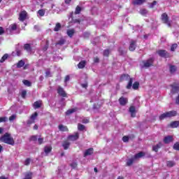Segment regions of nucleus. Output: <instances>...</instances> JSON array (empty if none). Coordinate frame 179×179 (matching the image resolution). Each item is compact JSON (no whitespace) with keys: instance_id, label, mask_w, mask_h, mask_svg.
<instances>
[{"instance_id":"obj_1","label":"nucleus","mask_w":179,"mask_h":179,"mask_svg":"<svg viewBox=\"0 0 179 179\" xmlns=\"http://www.w3.org/2000/svg\"><path fill=\"white\" fill-rule=\"evenodd\" d=\"M0 141L3 143H6L7 145H10L13 146L15 145V140L9 133H6L1 137H0Z\"/></svg>"},{"instance_id":"obj_2","label":"nucleus","mask_w":179,"mask_h":179,"mask_svg":"<svg viewBox=\"0 0 179 179\" xmlns=\"http://www.w3.org/2000/svg\"><path fill=\"white\" fill-rule=\"evenodd\" d=\"M120 80L124 81V80H129V83L126 87L127 89L129 90L131 87H132V83H134V78H131L129 75L128 74H123L120 77Z\"/></svg>"},{"instance_id":"obj_3","label":"nucleus","mask_w":179,"mask_h":179,"mask_svg":"<svg viewBox=\"0 0 179 179\" xmlns=\"http://www.w3.org/2000/svg\"><path fill=\"white\" fill-rule=\"evenodd\" d=\"M155 63V58L151 57L147 60L143 61V68H150V66H153V64Z\"/></svg>"},{"instance_id":"obj_4","label":"nucleus","mask_w":179,"mask_h":179,"mask_svg":"<svg viewBox=\"0 0 179 179\" xmlns=\"http://www.w3.org/2000/svg\"><path fill=\"white\" fill-rule=\"evenodd\" d=\"M37 117H38V113L37 112H35L34 114H32L29 120L27 121V127H30L31 124H34V122H36V119L37 118Z\"/></svg>"},{"instance_id":"obj_5","label":"nucleus","mask_w":179,"mask_h":179,"mask_svg":"<svg viewBox=\"0 0 179 179\" xmlns=\"http://www.w3.org/2000/svg\"><path fill=\"white\" fill-rule=\"evenodd\" d=\"M161 19L163 23H164L165 24H167L169 27H171V24L170 23V21H169V15H167V13H164L162 15Z\"/></svg>"},{"instance_id":"obj_6","label":"nucleus","mask_w":179,"mask_h":179,"mask_svg":"<svg viewBox=\"0 0 179 179\" xmlns=\"http://www.w3.org/2000/svg\"><path fill=\"white\" fill-rule=\"evenodd\" d=\"M157 54L162 57V58H170V53L167 52L164 50H159L157 51Z\"/></svg>"},{"instance_id":"obj_7","label":"nucleus","mask_w":179,"mask_h":179,"mask_svg":"<svg viewBox=\"0 0 179 179\" xmlns=\"http://www.w3.org/2000/svg\"><path fill=\"white\" fill-rule=\"evenodd\" d=\"M171 87H172L171 90V93L172 94H177V93H178L179 92V85L174 83V84H172Z\"/></svg>"},{"instance_id":"obj_8","label":"nucleus","mask_w":179,"mask_h":179,"mask_svg":"<svg viewBox=\"0 0 179 179\" xmlns=\"http://www.w3.org/2000/svg\"><path fill=\"white\" fill-rule=\"evenodd\" d=\"M136 40H131L129 42V51H134V50H136Z\"/></svg>"},{"instance_id":"obj_9","label":"nucleus","mask_w":179,"mask_h":179,"mask_svg":"<svg viewBox=\"0 0 179 179\" xmlns=\"http://www.w3.org/2000/svg\"><path fill=\"white\" fill-rule=\"evenodd\" d=\"M26 17H27V12H26V10L22 11L20 13L19 20H20V22H24V20H26Z\"/></svg>"},{"instance_id":"obj_10","label":"nucleus","mask_w":179,"mask_h":179,"mask_svg":"<svg viewBox=\"0 0 179 179\" xmlns=\"http://www.w3.org/2000/svg\"><path fill=\"white\" fill-rule=\"evenodd\" d=\"M129 111L133 118H135V117H136V108H135V106H130Z\"/></svg>"},{"instance_id":"obj_11","label":"nucleus","mask_w":179,"mask_h":179,"mask_svg":"<svg viewBox=\"0 0 179 179\" xmlns=\"http://www.w3.org/2000/svg\"><path fill=\"white\" fill-rule=\"evenodd\" d=\"M79 139V133H76L74 135H70L68 136V140L69 141H78Z\"/></svg>"},{"instance_id":"obj_12","label":"nucleus","mask_w":179,"mask_h":179,"mask_svg":"<svg viewBox=\"0 0 179 179\" xmlns=\"http://www.w3.org/2000/svg\"><path fill=\"white\" fill-rule=\"evenodd\" d=\"M119 103L120 106H127V104L128 103V99L122 96L119 99Z\"/></svg>"},{"instance_id":"obj_13","label":"nucleus","mask_w":179,"mask_h":179,"mask_svg":"<svg viewBox=\"0 0 179 179\" xmlns=\"http://www.w3.org/2000/svg\"><path fill=\"white\" fill-rule=\"evenodd\" d=\"M57 93L59 94V96H62V97H66V92H65V90H64V88L59 87L57 89Z\"/></svg>"},{"instance_id":"obj_14","label":"nucleus","mask_w":179,"mask_h":179,"mask_svg":"<svg viewBox=\"0 0 179 179\" xmlns=\"http://www.w3.org/2000/svg\"><path fill=\"white\" fill-rule=\"evenodd\" d=\"M51 150H52V147L51 146H45L44 148V152L45 153H43V156H48L49 153H51Z\"/></svg>"},{"instance_id":"obj_15","label":"nucleus","mask_w":179,"mask_h":179,"mask_svg":"<svg viewBox=\"0 0 179 179\" xmlns=\"http://www.w3.org/2000/svg\"><path fill=\"white\" fill-rule=\"evenodd\" d=\"M145 2H146V0H132L131 1L132 4L134 6L143 5Z\"/></svg>"},{"instance_id":"obj_16","label":"nucleus","mask_w":179,"mask_h":179,"mask_svg":"<svg viewBox=\"0 0 179 179\" xmlns=\"http://www.w3.org/2000/svg\"><path fill=\"white\" fill-rule=\"evenodd\" d=\"M165 113L166 114L167 118H171V117H176V115H177V112L176 110L166 112Z\"/></svg>"},{"instance_id":"obj_17","label":"nucleus","mask_w":179,"mask_h":179,"mask_svg":"<svg viewBox=\"0 0 179 179\" xmlns=\"http://www.w3.org/2000/svg\"><path fill=\"white\" fill-rule=\"evenodd\" d=\"M91 155H93V148H89L86 150L84 152V157H87V156H91Z\"/></svg>"},{"instance_id":"obj_18","label":"nucleus","mask_w":179,"mask_h":179,"mask_svg":"<svg viewBox=\"0 0 179 179\" xmlns=\"http://www.w3.org/2000/svg\"><path fill=\"white\" fill-rule=\"evenodd\" d=\"M164 143H170L171 142H173V136H167L164 138Z\"/></svg>"},{"instance_id":"obj_19","label":"nucleus","mask_w":179,"mask_h":179,"mask_svg":"<svg viewBox=\"0 0 179 179\" xmlns=\"http://www.w3.org/2000/svg\"><path fill=\"white\" fill-rule=\"evenodd\" d=\"M62 146H63L64 150H67V149L69 148V146H71V143H69V141H65L63 142Z\"/></svg>"},{"instance_id":"obj_20","label":"nucleus","mask_w":179,"mask_h":179,"mask_svg":"<svg viewBox=\"0 0 179 179\" xmlns=\"http://www.w3.org/2000/svg\"><path fill=\"white\" fill-rule=\"evenodd\" d=\"M143 156H145V152H140L134 155V158L135 159V160H136L137 159H141V157H143Z\"/></svg>"},{"instance_id":"obj_21","label":"nucleus","mask_w":179,"mask_h":179,"mask_svg":"<svg viewBox=\"0 0 179 179\" xmlns=\"http://www.w3.org/2000/svg\"><path fill=\"white\" fill-rule=\"evenodd\" d=\"M42 101H36L34 103V108L37 109L41 107Z\"/></svg>"},{"instance_id":"obj_22","label":"nucleus","mask_w":179,"mask_h":179,"mask_svg":"<svg viewBox=\"0 0 179 179\" xmlns=\"http://www.w3.org/2000/svg\"><path fill=\"white\" fill-rule=\"evenodd\" d=\"M59 129L62 132H68V127L66 126H64V124H59Z\"/></svg>"},{"instance_id":"obj_23","label":"nucleus","mask_w":179,"mask_h":179,"mask_svg":"<svg viewBox=\"0 0 179 179\" xmlns=\"http://www.w3.org/2000/svg\"><path fill=\"white\" fill-rule=\"evenodd\" d=\"M24 50L27 51V52H31V45L29 43L24 45Z\"/></svg>"},{"instance_id":"obj_24","label":"nucleus","mask_w":179,"mask_h":179,"mask_svg":"<svg viewBox=\"0 0 179 179\" xmlns=\"http://www.w3.org/2000/svg\"><path fill=\"white\" fill-rule=\"evenodd\" d=\"M86 66V62L85 61H82L80 62L78 64V66L79 69H83V68Z\"/></svg>"},{"instance_id":"obj_25","label":"nucleus","mask_w":179,"mask_h":179,"mask_svg":"<svg viewBox=\"0 0 179 179\" xmlns=\"http://www.w3.org/2000/svg\"><path fill=\"white\" fill-rule=\"evenodd\" d=\"M135 158L133 157L131 159H129L127 162V166H132L134 162H135Z\"/></svg>"},{"instance_id":"obj_26","label":"nucleus","mask_w":179,"mask_h":179,"mask_svg":"<svg viewBox=\"0 0 179 179\" xmlns=\"http://www.w3.org/2000/svg\"><path fill=\"white\" fill-rule=\"evenodd\" d=\"M169 71H170L171 73H174V72H176L177 71V66H176L174 65H171L169 67Z\"/></svg>"},{"instance_id":"obj_27","label":"nucleus","mask_w":179,"mask_h":179,"mask_svg":"<svg viewBox=\"0 0 179 179\" xmlns=\"http://www.w3.org/2000/svg\"><path fill=\"white\" fill-rule=\"evenodd\" d=\"M179 126V121H174L171 123V128H177Z\"/></svg>"},{"instance_id":"obj_28","label":"nucleus","mask_w":179,"mask_h":179,"mask_svg":"<svg viewBox=\"0 0 179 179\" xmlns=\"http://www.w3.org/2000/svg\"><path fill=\"white\" fill-rule=\"evenodd\" d=\"M73 34H75V29H69L67 31V35L69 37H73Z\"/></svg>"},{"instance_id":"obj_29","label":"nucleus","mask_w":179,"mask_h":179,"mask_svg":"<svg viewBox=\"0 0 179 179\" xmlns=\"http://www.w3.org/2000/svg\"><path fill=\"white\" fill-rule=\"evenodd\" d=\"M61 30V24L57 22L54 28V31H59Z\"/></svg>"},{"instance_id":"obj_30","label":"nucleus","mask_w":179,"mask_h":179,"mask_svg":"<svg viewBox=\"0 0 179 179\" xmlns=\"http://www.w3.org/2000/svg\"><path fill=\"white\" fill-rule=\"evenodd\" d=\"M78 131H85V129H86V127H85V125L79 123L78 124Z\"/></svg>"},{"instance_id":"obj_31","label":"nucleus","mask_w":179,"mask_h":179,"mask_svg":"<svg viewBox=\"0 0 179 179\" xmlns=\"http://www.w3.org/2000/svg\"><path fill=\"white\" fill-rule=\"evenodd\" d=\"M132 88L134 90H138L139 89V83L138 82H135L133 85H131Z\"/></svg>"},{"instance_id":"obj_32","label":"nucleus","mask_w":179,"mask_h":179,"mask_svg":"<svg viewBox=\"0 0 179 179\" xmlns=\"http://www.w3.org/2000/svg\"><path fill=\"white\" fill-rule=\"evenodd\" d=\"M8 57H9V55L8 54H5L1 59H0V62L2 64L3 62H5V61H6V59H8Z\"/></svg>"},{"instance_id":"obj_33","label":"nucleus","mask_w":179,"mask_h":179,"mask_svg":"<svg viewBox=\"0 0 179 179\" xmlns=\"http://www.w3.org/2000/svg\"><path fill=\"white\" fill-rule=\"evenodd\" d=\"M76 111V109L73 108V109H69L66 112V115H71V114H73Z\"/></svg>"},{"instance_id":"obj_34","label":"nucleus","mask_w":179,"mask_h":179,"mask_svg":"<svg viewBox=\"0 0 179 179\" xmlns=\"http://www.w3.org/2000/svg\"><path fill=\"white\" fill-rule=\"evenodd\" d=\"M24 66V62L23 60H20L17 64V68H22Z\"/></svg>"},{"instance_id":"obj_35","label":"nucleus","mask_w":179,"mask_h":179,"mask_svg":"<svg viewBox=\"0 0 179 179\" xmlns=\"http://www.w3.org/2000/svg\"><path fill=\"white\" fill-rule=\"evenodd\" d=\"M22 83H24L25 86H28V87H30V86H31V83L27 80H24L22 81Z\"/></svg>"},{"instance_id":"obj_36","label":"nucleus","mask_w":179,"mask_h":179,"mask_svg":"<svg viewBox=\"0 0 179 179\" xmlns=\"http://www.w3.org/2000/svg\"><path fill=\"white\" fill-rule=\"evenodd\" d=\"M17 29V26L16 25V24H11L9 27V29L13 31L16 30Z\"/></svg>"},{"instance_id":"obj_37","label":"nucleus","mask_w":179,"mask_h":179,"mask_svg":"<svg viewBox=\"0 0 179 179\" xmlns=\"http://www.w3.org/2000/svg\"><path fill=\"white\" fill-rule=\"evenodd\" d=\"M33 173L31 172H28L25 174V179H31Z\"/></svg>"},{"instance_id":"obj_38","label":"nucleus","mask_w":179,"mask_h":179,"mask_svg":"<svg viewBox=\"0 0 179 179\" xmlns=\"http://www.w3.org/2000/svg\"><path fill=\"white\" fill-rule=\"evenodd\" d=\"M82 10V8H80V6H78L76 8V11H75V14L76 15H79V13H80V11Z\"/></svg>"},{"instance_id":"obj_39","label":"nucleus","mask_w":179,"mask_h":179,"mask_svg":"<svg viewBox=\"0 0 179 179\" xmlns=\"http://www.w3.org/2000/svg\"><path fill=\"white\" fill-rule=\"evenodd\" d=\"M65 44L64 39H60L57 43V45H64Z\"/></svg>"},{"instance_id":"obj_40","label":"nucleus","mask_w":179,"mask_h":179,"mask_svg":"<svg viewBox=\"0 0 179 179\" xmlns=\"http://www.w3.org/2000/svg\"><path fill=\"white\" fill-rule=\"evenodd\" d=\"M168 167H173V166H176V162L173 161H169L167 162Z\"/></svg>"},{"instance_id":"obj_41","label":"nucleus","mask_w":179,"mask_h":179,"mask_svg":"<svg viewBox=\"0 0 179 179\" xmlns=\"http://www.w3.org/2000/svg\"><path fill=\"white\" fill-rule=\"evenodd\" d=\"M38 14L39 15V16L43 17V16H44V15H45V11L44 10H43V9L39 10L38 11Z\"/></svg>"},{"instance_id":"obj_42","label":"nucleus","mask_w":179,"mask_h":179,"mask_svg":"<svg viewBox=\"0 0 179 179\" xmlns=\"http://www.w3.org/2000/svg\"><path fill=\"white\" fill-rule=\"evenodd\" d=\"M30 162H31V159H30V158H27L24 162V166H29V164H30Z\"/></svg>"},{"instance_id":"obj_43","label":"nucleus","mask_w":179,"mask_h":179,"mask_svg":"<svg viewBox=\"0 0 179 179\" xmlns=\"http://www.w3.org/2000/svg\"><path fill=\"white\" fill-rule=\"evenodd\" d=\"M140 13H141V15H147L148 10H146V9H141L140 10Z\"/></svg>"},{"instance_id":"obj_44","label":"nucleus","mask_w":179,"mask_h":179,"mask_svg":"<svg viewBox=\"0 0 179 179\" xmlns=\"http://www.w3.org/2000/svg\"><path fill=\"white\" fill-rule=\"evenodd\" d=\"M178 45L177 43L173 44L171 47V51H176V49L177 48Z\"/></svg>"},{"instance_id":"obj_45","label":"nucleus","mask_w":179,"mask_h":179,"mask_svg":"<svg viewBox=\"0 0 179 179\" xmlns=\"http://www.w3.org/2000/svg\"><path fill=\"white\" fill-rule=\"evenodd\" d=\"M164 118H167V115L166 114V113L162 114V115L159 116V120H164Z\"/></svg>"},{"instance_id":"obj_46","label":"nucleus","mask_w":179,"mask_h":179,"mask_svg":"<svg viewBox=\"0 0 179 179\" xmlns=\"http://www.w3.org/2000/svg\"><path fill=\"white\" fill-rule=\"evenodd\" d=\"M8 121V117H0V122H6Z\"/></svg>"},{"instance_id":"obj_47","label":"nucleus","mask_w":179,"mask_h":179,"mask_svg":"<svg viewBox=\"0 0 179 179\" xmlns=\"http://www.w3.org/2000/svg\"><path fill=\"white\" fill-rule=\"evenodd\" d=\"M173 149L175 150H179V143H176L174 145H173Z\"/></svg>"},{"instance_id":"obj_48","label":"nucleus","mask_w":179,"mask_h":179,"mask_svg":"<svg viewBox=\"0 0 179 179\" xmlns=\"http://www.w3.org/2000/svg\"><path fill=\"white\" fill-rule=\"evenodd\" d=\"M71 167H72V169H76V167H78V163L76 162H72L70 164Z\"/></svg>"},{"instance_id":"obj_49","label":"nucleus","mask_w":179,"mask_h":179,"mask_svg":"<svg viewBox=\"0 0 179 179\" xmlns=\"http://www.w3.org/2000/svg\"><path fill=\"white\" fill-rule=\"evenodd\" d=\"M27 94V92H26V90H23L21 94L22 99H26Z\"/></svg>"},{"instance_id":"obj_50","label":"nucleus","mask_w":179,"mask_h":179,"mask_svg":"<svg viewBox=\"0 0 179 179\" xmlns=\"http://www.w3.org/2000/svg\"><path fill=\"white\" fill-rule=\"evenodd\" d=\"M103 55H104V57H108V55H110V50H105L103 51Z\"/></svg>"},{"instance_id":"obj_51","label":"nucleus","mask_w":179,"mask_h":179,"mask_svg":"<svg viewBox=\"0 0 179 179\" xmlns=\"http://www.w3.org/2000/svg\"><path fill=\"white\" fill-rule=\"evenodd\" d=\"M156 5H157V1H154L152 3H151L150 8H153L155 6H156Z\"/></svg>"},{"instance_id":"obj_52","label":"nucleus","mask_w":179,"mask_h":179,"mask_svg":"<svg viewBox=\"0 0 179 179\" xmlns=\"http://www.w3.org/2000/svg\"><path fill=\"white\" fill-rule=\"evenodd\" d=\"M122 141L123 142H128V141H129V136H123Z\"/></svg>"},{"instance_id":"obj_53","label":"nucleus","mask_w":179,"mask_h":179,"mask_svg":"<svg viewBox=\"0 0 179 179\" xmlns=\"http://www.w3.org/2000/svg\"><path fill=\"white\" fill-rule=\"evenodd\" d=\"M16 120V115H12L10 117H9V121H13Z\"/></svg>"},{"instance_id":"obj_54","label":"nucleus","mask_w":179,"mask_h":179,"mask_svg":"<svg viewBox=\"0 0 179 179\" xmlns=\"http://www.w3.org/2000/svg\"><path fill=\"white\" fill-rule=\"evenodd\" d=\"M30 141H32L34 142H36V141H37V136H32L31 138H30Z\"/></svg>"},{"instance_id":"obj_55","label":"nucleus","mask_w":179,"mask_h":179,"mask_svg":"<svg viewBox=\"0 0 179 179\" xmlns=\"http://www.w3.org/2000/svg\"><path fill=\"white\" fill-rule=\"evenodd\" d=\"M38 144L41 145L43 143V142H44V138H38Z\"/></svg>"},{"instance_id":"obj_56","label":"nucleus","mask_w":179,"mask_h":179,"mask_svg":"<svg viewBox=\"0 0 179 179\" xmlns=\"http://www.w3.org/2000/svg\"><path fill=\"white\" fill-rule=\"evenodd\" d=\"M5 33V30H3V28L2 27H0V36H2Z\"/></svg>"},{"instance_id":"obj_57","label":"nucleus","mask_w":179,"mask_h":179,"mask_svg":"<svg viewBox=\"0 0 179 179\" xmlns=\"http://www.w3.org/2000/svg\"><path fill=\"white\" fill-rule=\"evenodd\" d=\"M82 122H83V124H88L89 119H86V118L83 119Z\"/></svg>"},{"instance_id":"obj_58","label":"nucleus","mask_w":179,"mask_h":179,"mask_svg":"<svg viewBox=\"0 0 179 179\" xmlns=\"http://www.w3.org/2000/svg\"><path fill=\"white\" fill-rule=\"evenodd\" d=\"M152 150H154V152H158L159 148H157V145H154V146L152 147Z\"/></svg>"},{"instance_id":"obj_59","label":"nucleus","mask_w":179,"mask_h":179,"mask_svg":"<svg viewBox=\"0 0 179 179\" xmlns=\"http://www.w3.org/2000/svg\"><path fill=\"white\" fill-rule=\"evenodd\" d=\"M82 87H83L84 89H87V83L81 84Z\"/></svg>"},{"instance_id":"obj_60","label":"nucleus","mask_w":179,"mask_h":179,"mask_svg":"<svg viewBox=\"0 0 179 179\" xmlns=\"http://www.w3.org/2000/svg\"><path fill=\"white\" fill-rule=\"evenodd\" d=\"M69 79H71V78L69 77V76H66L65 77V79H64L65 83H66V82H69Z\"/></svg>"},{"instance_id":"obj_61","label":"nucleus","mask_w":179,"mask_h":179,"mask_svg":"<svg viewBox=\"0 0 179 179\" xmlns=\"http://www.w3.org/2000/svg\"><path fill=\"white\" fill-rule=\"evenodd\" d=\"M99 61H100V59H99V57H94V62L95 63H99Z\"/></svg>"},{"instance_id":"obj_62","label":"nucleus","mask_w":179,"mask_h":179,"mask_svg":"<svg viewBox=\"0 0 179 179\" xmlns=\"http://www.w3.org/2000/svg\"><path fill=\"white\" fill-rule=\"evenodd\" d=\"M48 45H45L43 48V51H47V50H48Z\"/></svg>"},{"instance_id":"obj_63","label":"nucleus","mask_w":179,"mask_h":179,"mask_svg":"<svg viewBox=\"0 0 179 179\" xmlns=\"http://www.w3.org/2000/svg\"><path fill=\"white\" fill-rule=\"evenodd\" d=\"M34 29L36 30V31H40V27H38V25H35L34 26Z\"/></svg>"},{"instance_id":"obj_64","label":"nucleus","mask_w":179,"mask_h":179,"mask_svg":"<svg viewBox=\"0 0 179 179\" xmlns=\"http://www.w3.org/2000/svg\"><path fill=\"white\" fill-rule=\"evenodd\" d=\"M157 148H158V149H160V148H162V146H163V144H162V143H159L158 144L156 145Z\"/></svg>"}]
</instances>
